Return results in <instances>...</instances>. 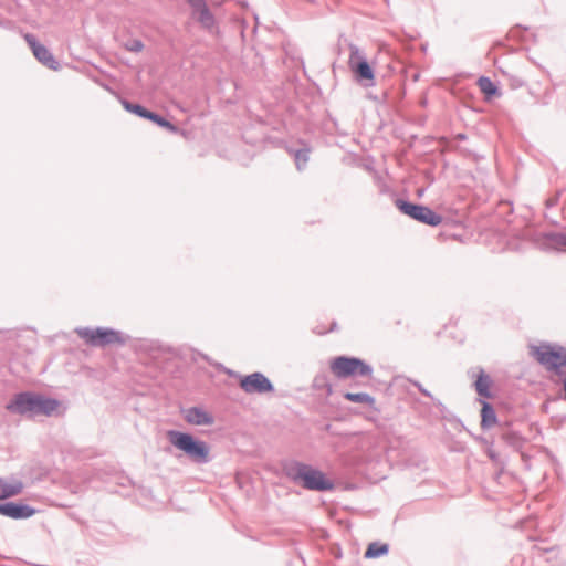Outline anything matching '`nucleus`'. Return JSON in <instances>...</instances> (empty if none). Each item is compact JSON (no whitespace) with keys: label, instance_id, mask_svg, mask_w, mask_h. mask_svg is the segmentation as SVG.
<instances>
[{"label":"nucleus","instance_id":"obj_3","mask_svg":"<svg viewBox=\"0 0 566 566\" xmlns=\"http://www.w3.org/2000/svg\"><path fill=\"white\" fill-rule=\"evenodd\" d=\"M329 369L339 379L355 376L371 378L373 368L365 360L356 357L338 356L329 361Z\"/></svg>","mask_w":566,"mask_h":566},{"label":"nucleus","instance_id":"obj_20","mask_svg":"<svg viewBox=\"0 0 566 566\" xmlns=\"http://www.w3.org/2000/svg\"><path fill=\"white\" fill-rule=\"evenodd\" d=\"M491 380L489 376L480 374L475 381V389L482 397H490Z\"/></svg>","mask_w":566,"mask_h":566},{"label":"nucleus","instance_id":"obj_23","mask_svg":"<svg viewBox=\"0 0 566 566\" xmlns=\"http://www.w3.org/2000/svg\"><path fill=\"white\" fill-rule=\"evenodd\" d=\"M296 160H297V161L303 160L304 163H306V161H307V155H306V153H304V151H297V154H296Z\"/></svg>","mask_w":566,"mask_h":566},{"label":"nucleus","instance_id":"obj_15","mask_svg":"<svg viewBox=\"0 0 566 566\" xmlns=\"http://www.w3.org/2000/svg\"><path fill=\"white\" fill-rule=\"evenodd\" d=\"M197 13H198L197 20L203 29L208 30L211 33H214L218 31L214 17L211 14V12L209 11V9L207 7L197 11Z\"/></svg>","mask_w":566,"mask_h":566},{"label":"nucleus","instance_id":"obj_9","mask_svg":"<svg viewBox=\"0 0 566 566\" xmlns=\"http://www.w3.org/2000/svg\"><path fill=\"white\" fill-rule=\"evenodd\" d=\"M24 40L29 44L34 57L41 64L53 71H57L60 69L59 62L55 60L50 50L43 44L39 43L32 34H25Z\"/></svg>","mask_w":566,"mask_h":566},{"label":"nucleus","instance_id":"obj_19","mask_svg":"<svg viewBox=\"0 0 566 566\" xmlns=\"http://www.w3.org/2000/svg\"><path fill=\"white\" fill-rule=\"evenodd\" d=\"M388 553V545L381 543H370L365 552L366 558H377Z\"/></svg>","mask_w":566,"mask_h":566},{"label":"nucleus","instance_id":"obj_11","mask_svg":"<svg viewBox=\"0 0 566 566\" xmlns=\"http://www.w3.org/2000/svg\"><path fill=\"white\" fill-rule=\"evenodd\" d=\"M122 104H123L124 108L127 112H129V113L138 115V116H140L143 118L149 119L153 123L157 124L158 126H160L163 128H166L167 130H169L171 133H178L179 132V129L174 124H171L170 122H168L164 117L157 115L156 113H153V112L146 109L145 107H143V106L138 105V104H132V103L126 102V101H124Z\"/></svg>","mask_w":566,"mask_h":566},{"label":"nucleus","instance_id":"obj_24","mask_svg":"<svg viewBox=\"0 0 566 566\" xmlns=\"http://www.w3.org/2000/svg\"><path fill=\"white\" fill-rule=\"evenodd\" d=\"M564 243H565V245H566V237H565V242H564Z\"/></svg>","mask_w":566,"mask_h":566},{"label":"nucleus","instance_id":"obj_22","mask_svg":"<svg viewBox=\"0 0 566 566\" xmlns=\"http://www.w3.org/2000/svg\"><path fill=\"white\" fill-rule=\"evenodd\" d=\"M143 48H144V44L140 41H134L132 46L129 48V50L139 52L143 50Z\"/></svg>","mask_w":566,"mask_h":566},{"label":"nucleus","instance_id":"obj_7","mask_svg":"<svg viewBox=\"0 0 566 566\" xmlns=\"http://www.w3.org/2000/svg\"><path fill=\"white\" fill-rule=\"evenodd\" d=\"M78 335L92 346H106L111 344H119L123 342L120 334L109 328H84L80 329Z\"/></svg>","mask_w":566,"mask_h":566},{"label":"nucleus","instance_id":"obj_13","mask_svg":"<svg viewBox=\"0 0 566 566\" xmlns=\"http://www.w3.org/2000/svg\"><path fill=\"white\" fill-rule=\"evenodd\" d=\"M185 420L192 426H211L214 422L212 415L196 407L185 411Z\"/></svg>","mask_w":566,"mask_h":566},{"label":"nucleus","instance_id":"obj_21","mask_svg":"<svg viewBox=\"0 0 566 566\" xmlns=\"http://www.w3.org/2000/svg\"><path fill=\"white\" fill-rule=\"evenodd\" d=\"M187 1L196 11H199L202 8L207 7L205 3V0H187Z\"/></svg>","mask_w":566,"mask_h":566},{"label":"nucleus","instance_id":"obj_2","mask_svg":"<svg viewBox=\"0 0 566 566\" xmlns=\"http://www.w3.org/2000/svg\"><path fill=\"white\" fill-rule=\"evenodd\" d=\"M531 356L546 370L562 375L566 367V348L556 344H539L530 347Z\"/></svg>","mask_w":566,"mask_h":566},{"label":"nucleus","instance_id":"obj_16","mask_svg":"<svg viewBox=\"0 0 566 566\" xmlns=\"http://www.w3.org/2000/svg\"><path fill=\"white\" fill-rule=\"evenodd\" d=\"M478 86L481 92L484 94L485 99H491L492 97L499 95V90L496 85L485 76H482L478 80Z\"/></svg>","mask_w":566,"mask_h":566},{"label":"nucleus","instance_id":"obj_14","mask_svg":"<svg viewBox=\"0 0 566 566\" xmlns=\"http://www.w3.org/2000/svg\"><path fill=\"white\" fill-rule=\"evenodd\" d=\"M23 490V484L19 480H3L0 479V500L15 496Z\"/></svg>","mask_w":566,"mask_h":566},{"label":"nucleus","instance_id":"obj_10","mask_svg":"<svg viewBox=\"0 0 566 566\" xmlns=\"http://www.w3.org/2000/svg\"><path fill=\"white\" fill-rule=\"evenodd\" d=\"M240 387L247 394H265L273 390L271 381L261 373L242 377Z\"/></svg>","mask_w":566,"mask_h":566},{"label":"nucleus","instance_id":"obj_17","mask_svg":"<svg viewBox=\"0 0 566 566\" xmlns=\"http://www.w3.org/2000/svg\"><path fill=\"white\" fill-rule=\"evenodd\" d=\"M344 397H345V399H347L348 401H352V402L367 405L370 407H374V405H375V398L366 392H358V394L346 392L344 395Z\"/></svg>","mask_w":566,"mask_h":566},{"label":"nucleus","instance_id":"obj_18","mask_svg":"<svg viewBox=\"0 0 566 566\" xmlns=\"http://www.w3.org/2000/svg\"><path fill=\"white\" fill-rule=\"evenodd\" d=\"M481 417H482L481 424L484 428L492 427L496 422L495 412H494L493 408L488 402H483L482 410H481Z\"/></svg>","mask_w":566,"mask_h":566},{"label":"nucleus","instance_id":"obj_6","mask_svg":"<svg viewBox=\"0 0 566 566\" xmlns=\"http://www.w3.org/2000/svg\"><path fill=\"white\" fill-rule=\"evenodd\" d=\"M396 206L402 213L419 222L429 226H438L442 222V217L428 207L410 203L403 200H397Z\"/></svg>","mask_w":566,"mask_h":566},{"label":"nucleus","instance_id":"obj_12","mask_svg":"<svg viewBox=\"0 0 566 566\" xmlns=\"http://www.w3.org/2000/svg\"><path fill=\"white\" fill-rule=\"evenodd\" d=\"M34 510L28 505L17 503L0 504V514L11 518H28L34 514Z\"/></svg>","mask_w":566,"mask_h":566},{"label":"nucleus","instance_id":"obj_5","mask_svg":"<svg viewBox=\"0 0 566 566\" xmlns=\"http://www.w3.org/2000/svg\"><path fill=\"white\" fill-rule=\"evenodd\" d=\"M291 476L295 482L308 490L328 491L334 486L333 481L326 478L322 471L305 464L295 467L291 472Z\"/></svg>","mask_w":566,"mask_h":566},{"label":"nucleus","instance_id":"obj_8","mask_svg":"<svg viewBox=\"0 0 566 566\" xmlns=\"http://www.w3.org/2000/svg\"><path fill=\"white\" fill-rule=\"evenodd\" d=\"M348 67L355 75L357 81H367L374 83V71L366 57L356 46H350V54L348 59Z\"/></svg>","mask_w":566,"mask_h":566},{"label":"nucleus","instance_id":"obj_4","mask_svg":"<svg viewBox=\"0 0 566 566\" xmlns=\"http://www.w3.org/2000/svg\"><path fill=\"white\" fill-rule=\"evenodd\" d=\"M167 437L172 446L184 451L192 460L197 462H206L208 460L209 447L206 442L193 439L189 433L175 430L168 431Z\"/></svg>","mask_w":566,"mask_h":566},{"label":"nucleus","instance_id":"obj_1","mask_svg":"<svg viewBox=\"0 0 566 566\" xmlns=\"http://www.w3.org/2000/svg\"><path fill=\"white\" fill-rule=\"evenodd\" d=\"M59 407L60 402L55 399L25 391L15 395L6 408L7 410L19 415L51 416L59 409Z\"/></svg>","mask_w":566,"mask_h":566}]
</instances>
